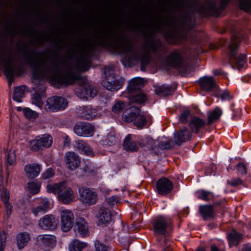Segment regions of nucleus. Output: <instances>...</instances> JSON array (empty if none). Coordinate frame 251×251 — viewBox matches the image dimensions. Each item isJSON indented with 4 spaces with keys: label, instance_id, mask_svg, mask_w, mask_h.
Returning a JSON list of instances; mask_svg holds the SVG:
<instances>
[{
    "label": "nucleus",
    "instance_id": "nucleus-59",
    "mask_svg": "<svg viewBox=\"0 0 251 251\" xmlns=\"http://www.w3.org/2000/svg\"><path fill=\"white\" fill-rule=\"evenodd\" d=\"M87 145L88 144L82 140H78L75 141L76 149L82 152L84 150Z\"/></svg>",
    "mask_w": 251,
    "mask_h": 251
},
{
    "label": "nucleus",
    "instance_id": "nucleus-1",
    "mask_svg": "<svg viewBox=\"0 0 251 251\" xmlns=\"http://www.w3.org/2000/svg\"><path fill=\"white\" fill-rule=\"evenodd\" d=\"M110 34L106 33L103 36H99L92 43H88L86 46H80L78 52L80 54V58L77 60L76 66L82 72H86L89 69V62L87 56L89 51L97 46L102 47H109L120 53L130 52L132 46L131 44L121 35L116 36L113 41L109 38Z\"/></svg>",
    "mask_w": 251,
    "mask_h": 251
},
{
    "label": "nucleus",
    "instance_id": "nucleus-64",
    "mask_svg": "<svg viewBox=\"0 0 251 251\" xmlns=\"http://www.w3.org/2000/svg\"><path fill=\"white\" fill-rule=\"evenodd\" d=\"M219 97L223 100H229L233 98V96L231 95L229 92L227 90L223 91L220 95Z\"/></svg>",
    "mask_w": 251,
    "mask_h": 251
},
{
    "label": "nucleus",
    "instance_id": "nucleus-54",
    "mask_svg": "<svg viewBox=\"0 0 251 251\" xmlns=\"http://www.w3.org/2000/svg\"><path fill=\"white\" fill-rule=\"evenodd\" d=\"M40 185L38 182H31L28 183V188L32 194H36L39 191Z\"/></svg>",
    "mask_w": 251,
    "mask_h": 251
},
{
    "label": "nucleus",
    "instance_id": "nucleus-30",
    "mask_svg": "<svg viewBox=\"0 0 251 251\" xmlns=\"http://www.w3.org/2000/svg\"><path fill=\"white\" fill-rule=\"evenodd\" d=\"M125 150L130 151H136L138 150V143L132 140L130 134L127 135L124 140L123 143Z\"/></svg>",
    "mask_w": 251,
    "mask_h": 251
},
{
    "label": "nucleus",
    "instance_id": "nucleus-47",
    "mask_svg": "<svg viewBox=\"0 0 251 251\" xmlns=\"http://www.w3.org/2000/svg\"><path fill=\"white\" fill-rule=\"evenodd\" d=\"M65 186L63 183H59L58 184H54L52 185H48L47 186V191L49 193L53 194H58V195L62 191L63 188Z\"/></svg>",
    "mask_w": 251,
    "mask_h": 251
},
{
    "label": "nucleus",
    "instance_id": "nucleus-18",
    "mask_svg": "<svg viewBox=\"0 0 251 251\" xmlns=\"http://www.w3.org/2000/svg\"><path fill=\"white\" fill-rule=\"evenodd\" d=\"M200 88L206 92L216 90L218 86L212 76H204L201 77L198 81Z\"/></svg>",
    "mask_w": 251,
    "mask_h": 251
},
{
    "label": "nucleus",
    "instance_id": "nucleus-35",
    "mask_svg": "<svg viewBox=\"0 0 251 251\" xmlns=\"http://www.w3.org/2000/svg\"><path fill=\"white\" fill-rule=\"evenodd\" d=\"M50 209V202L47 199L42 200L40 205L32 209V212L36 216L40 213H45Z\"/></svg>",
    "mask_w": 251,
    "mask_h": 251
},
{
    "label": "nucleus",
    "instance_id": "nucleus-25",
    "mask_svg": "<svg viewBox=\"0 0 251 251\" xmlns=\"http://www.w3.org/2000/svg\"><path fill=\"white\" fill-rule=\"evenodd\" d=\"M78 114L80 118L86 120H92L96 116V110L90 105L80 107Z\"/></svg>",
    "mask_w": 251,
    "mask_h": 251
},
{
    "label": "nucleus",
    "instance_id": "nucleus-27",
    "mask_svg": "<svg viewBox=\"0 0 251 251\" xmlns=\"http://www.w3.org/2000/svg\"><path fill=\"white\" fill-rule=\"evenodd\" d=\"M98 219L100 224L106 225L112 221L111 213L108 209L104 207H100Z\"/></svg>",
    "mask_w": 251,
    "mask_h": 251
},
{
    "label": "nucleus",
    "instance_id": "nucleus-46",
    "mask_svg": "<svg viewBox=\"0 0 251 251\" xmlns=\"http://www.w3.org/2000/svg\"><path fill=\"white\" fill-rule=\"evenodd\" d=\"M49 36V35L44 33L40 35L36 34L35 39L33 40L32 42L36 46H42L45 42L50 41Z\"/></svg>",
    "mask_w": 251,
    "mask_h": 251
},
{
    "label": "nucleus",
    "instance_id": "nucleus-40",
    "mask_svg": "<svg viewBox=\"0 0 251 251\" xmlns=\"http://www.w3.org/2000/svg\"><path fill=\"white\" fill-rule=\"evenodd\" d=\"M25 86H21L15 88L13 91V99L19 102L22 101V99L25 97Z\"/></svg>",
    "mask_w": 251,
    "mask_h": 251
},
{
    "label": "nucleus",
    "instance_id": "nucleus-28",
    "mask_svg": "<svg viewBox=\"0 0 251 251\" xmlns=\"http://www.w3.org/2000/svg\"><path fill=\"white\" fill-rule=\"evenodd\" d=\"M37 239L44 245L50 248L54 247L56 244V237L53 235H39Z\"/></svg>",
    "mask_w": 251,
    "mask_h": 251
},
{
    "label": "nucleus",
    "instance_id": "nucleus-60",
    "mask_svg": "<svg viewBox=\"0 0 251 251\" xmlns=\"http://www.w3.org/2000/svg\"><path fill=\"white\" fill-rule=\"evenodd\" d=\"M95 251H107L108 247L102 243L96 241L95 243Z\"/></svg>",
    "mask_w": 251,
    "mask_h": 251
},
{
    "label": "nucleus",
    "instance_id": "nucleus-53",
    "mask_svg": "<svg viewBox=\"0 0 251 251\" xmlns=\"http://www.w3.org/2000/svg\"><path fill=\"white\" fill-rule=\"evenodd\" d=\"M32 102L39 107H42L43 104L41 96L38 92H36L32 97Z\"/></svg>",
    "mask_w": 251,
    "mask_h": 251
},
{
    "label": "nucleus",
    "instance_id": "nucleus-44",
    "mask_svg": "<svg viewBox=\"0 0 251 251\" xmlns=\"http://www.w3.org/2000/svg\"><path fill=\"white\" fill-rule=\"evenodd\" d=\"M47 55L46 51L39 52L34 53L32 52L30 53L26 54L24 52V58L25 60L28 63H32L33 62L32 59L33 58H36L38 57H42L45 56Z\"/></svg>",
    "mask_w": 251,
    "mask_h": 251
},
{
    "label": "nucleus",
    "instance_id": "nucleus-11",
    "mask_svg": "<svg viewBox=\"0 0 251 251\" xmlns=\"http://www.w3.org/2000/svg\"><path fill=\"white\" fill-rule=\"evenodd\" d=\"M73 130L78 136L91 137L94 134L95 128L89 123L79 122L75 125Z\"/></svg>",
    "mask_w": 251,
    "mask_h": 251
},
{
    "label": "nucleus",
    "instance_id": "nucleus-52",
    "mask_svg": "<svg viewBox=\"0 0 251 251\" xmlns=\"http://www.w3.org/2000/svg\"><path fill=\"white\" fill-rule=\"evenodd\" d=\"M174 142L171 140H169L164 142H160L158 144V147L162 150H169L172 149L174 146Z\"/></svg>",
    "mask_w": 251,
    "mask_h": 251
},
{
    "label": "nucleus",
    "instance_id": "nucleus-3",
    "mask_svg": "<svg viewBox=\"0 0 251 251\" xmlns=\"http://www.w3.org/2000/svg\"><path fill=\"white\" fill-rule=\"evenodd\" d=\"M233 0H219L220 4L218 7L216 6V3L214 0H205L203 4L196 3L194 5V10L202 17L210 16L218 17L222 11L225 9L227 5Z\"/></svg>",
    "mask_w": 251,
    "mask_h": 251
},
{
    "label": "nucleus",
    "instance_id": "nucleus-19",
    "mask_svg": "<svg viewBox=\"0 0 251 251\" xmlns=\"http://www.w3.org/2000/svg\"><path fill=\"white\" fill-rule=\"evenodd\" d=\"M199 212L203 220L214 219L216 213L211 204H203L199 206Z\"/></svg>",
    "mask_w": 251,
    "mask_h": 251
},
{
    "label": "nucleus",
    "instance_id": "nucleus-56",
    "mask_svg": "<svg viewBox=\"0 0 251 251\" xmlns=\"http://www.w3.org/2000/svg\"><path fill=\"white\" fill-rule=\"evenodd\" d=\"M227 184L232 187L243 185L244 182L240 178H234L227 181Z\"/></svg>",
    "mask_w": 251,
    "mask_h": 251
},
{
    "label": "nucleus",
    "instance_id": "nucleus-33",
    "mask_svg": "<svg viewBox=\"0 0 251 251\" xmlns=\"http://www.w3.org/2000/svg\"><path fill=\"white\" fill-rule=\"evenodd\" d=\"M30 239V237L28 233L26 232L19 233L17 235L18 248L19 250L23 249L25 246H26Z\"/></svg>",
    "mask_w": 251,
    "mask_h": 251
},
{
    "label": "nucleus",
    "instance_id": "nucleus-31",
    "mask_svg": "<svg viewBox=\"0 0 251 251\" xmlns=\"http://www.w3.org/2000/svg\"><path fill=\"white\" fill-rule=\"evenodd\" d=\"M128 97L129 98L130 103L142 104L145 103L148 99L147 95L142 91L134 93L132 95H128Z\"/></svg>",
    "mask_w": 251,
    "mask_h": 251
},
{
    "label": "nucleus",
    "instance_id": "nucleus-36",
    "mask_svg": "<svg viewBox=\"0 0 251 251\" xmlns=\"http://www.w3.org/2000/svg\"><path fill=\"white\" fill-rule=\"evenodd\" d=\"M155 93L158 96H168L174 94V89L170 86L162 85L156 88Z\"/></svg>",
    "mask_w": 251,
    "mask_h": 251
},
{
    "label": "nucleus",
    "instance_id": "nucleus-62",
    "mask_svg": "<svg viewBox=\"0 0 251 251\" xmlns=\"http://www.w3.org/2000/svg\"><path fill=\"white\" fill-rule=\"evenodd\" d=\"M236 168L238 170V172L241 175H246L247 173V169L246 165L242 162L239 163L236 165Z\"/></svg>",
    "mask_w": 251,
    "mask_h": 251
},
{
    "label": "nucleus",
    "instance_id": "nucleus-8",
    "mask_svg": "<svg viewBox=\"0 0 251 251\" xmlns=\"http://www.w3.org/2000/svg\"><path fill=\"white\" fill-rule=\"evenodd\" d=\"M79 199L84 204H95L98 200L97 193L90 188L82 186L78 188Z\"/></svg>",
    "mask_w": 251,
    "mask_h": 251
},
{
    "label": "nucleus",
    "instance_id": "nucleus-16",
    "mask_svg": "<svg viewBox=\"0 0 251 251\" xmlns=\"http://www.w3.org/2000/svg\"><path fill=\"white\" fill-rule=\"evenodd\" d=\"M192 133L186 127L180 128L174 133V141L175 145L179 146L183 143L190 140Z\"/></svg>",
    "mask_w": 251,
    "mask_h": 251
},
{
    "label": "nucleus",
    "instance_id": "nucleus-5",
    "mask_svg": "<svg viewBox=\"0 0 251 251\" xmlns=\"http://www.w3.org/2000/svg\"><path fill=\"white\" fill-rule=\"evenodd\" d=\"M240 42L239 37L232 36L231 37L229 45V49L230 50V62L234 64L232 65L233 68L240 70L245 67L246 64V55L245 54H241L238 56H236L237 51L239 47V43Z\"/></svg>",
    "mask_w": 251,
    "mask_h": 251
},
{
    "label": "nucleus",
    "instance_id": "nucleus-22",
    "mask_svg": "<svg viewBox=\"0 0 251 251\" xmlns=\"http://www.w3.org/2000/svg\"><path fill=\"white\" fill-rule=\"evenodd\" d=\"M204 119H201L198 117H193L189 123V126L192 133L198 134L200 130L206 124Z\"/></svg>",
    "mask_w": 251,
    "mask_h": 251
},
{
    "label": "nucleus",
    "instance_id": "nucleus-34",
    "mask_svg": "<svg viewBox=\"0 0 251 251\" xmlns=\"http://www.w3.org/2000/svg\"><path fill=\"white\" fill-rule=\"evenodd\" d=\"M222 114V110L218 107H216L213 110L208 112L207 113V125L210 126L218 121Z\"/></svg>",
    "mask_w": 251,
    "mask_h": 251
},
{
    "label": "nucleus",
    "instance_id": "nucleus-37",
    "mask_svg": "<svg viewBox=\"0 0 251 251\" xmlns=\"http://www.w3.org/2000/svg\"><path fill=\"white\" fill-rule=\"evenodd\" d=\"M165 39L172 44H176L177 41L182 39L181 36L176 30H172L167 31L164 35Z\"/></svg>",
    "mask_w": 251,
    "mask_h": 251
},
{
    "label": "nucleus",
    "instance_id": "nucleus-43",
    "mask_svg": "<svg viewBox=\"0 0 251 251\" xmlns=\"http://www.w3.org/2000/svg\"><path fill=\"white\" fill-rule=\"evenodd\" d=\"M85 97L87 99L94 98L98 94V91L96 87L92 85H87L83 90Z\"/></svg>",
    "mask_w": 251,
    "mask_h": 251
},
{
    "label": "nucleus",
    "instance_id": "nucleus-17",
    "mask_svg": "<svg viewBox=\"0 0 251 251\" xmlns=\"http://www.w3.org/2000/svg\"><path fill=\"white\" fill-rule=\"evenodd\" d=\"M157 193L162 196L170 193L174 188V183L168 178L162 177L156 182Z\"/></svg>",
    "mask_w": 251,
    "mask_h": 251
},
{
    "label": "nucleus",
    "instance_id": "nucleus-38",
    "mask_svg": "<svg viewBox=\"0 0 251 251\" xmlns=\"http://www.w3.org/2000/svg\"><path fill=\"white\" fill-rule=\"evenodd\" d=\"M162 44L160 40L149 41L144 45L145 49L149 50L153 53L156 52L161 48Z\"/></svg>",
    "mask_w": 251,
    "mask_h": 251
},
{
    "label": "nucleus",
    "instance_id": "nucleus-10",
    "mask_svg": "<svg viewBox=\"0 0 251 251\" xmlns=\"http://www.w3.org/2000/svg\"><path fill=\"white\" fill-rule=\"evenodd\" d=\"M60 227L62 231L67 232L73 227L74 224V215L69 209H63L60 211Z\"/></svg>",
    "mask_w": 251,
    "mask_h": 251
},
{
    "label": "nucleus",
    "instance_id": "nucleus-23",
    "mask_svg": "<svg viewBox=\"0 0 251 251\" xmlns=\"http://www.w3.org/2000/svg\"><path fill=\"white\" fill-rule=\"evenodd\" d=\"M144 86V80L140 77L134 78L130 80L127 86V92L128 95H132L134 93L141 91V88Z\"/></svg>",
    "mask_w": 251,
    "mask_h": 251
},
{
    "label": "nucleus",
    "instance_id": "nucleus-41",
    "mask_svg": "<svg viewBox=\"0 0 251 251\" xmlns=\"http://www.w3.org/2000/svg\"><path fill=\"white\" fill-rule=\"evenodd\" d=\"M87 246V244L79 241L78 240H74L69 245L70 251H82Z\"/></svg>",
    "mask_w": 251,
    "mask_h": 251
},
{
    "label": "nucleus",
    "instance_id": "nucleus-21",
    "mask_svg": "<svg viewBox=\"0 0 251 251\" xmlns=\"http://www.w3.org/2000/svg\"><path fill=\"white\" fill-rule=\"evenodd\" d=\"M41 170V165L38 163L28 164L24 168L26 176L31 179L36 177L39 175Z\"/></svg>",
    "mask_w": 251,
    "mask_h": 251
},
{
    "label": "nucleus",
    "instance_id": "nucleus-57",
    "mask_svg": "<svg viewBox=\"0 0 251 251\" xmlns=\"http://www.w3.org/2000/svg\"><path fill=\"white\" fill-rule=\"evenodd\" d=\"M125 106L124 102L118 101L112 107V111L114 113H119Z\"/></svg>",
    "mask_w": 251,
    "mask_h": 251
},
{
    "label": "nucleus",
    "instance_id": "nucleus-49",
    "mask_svg": "<svg viewBox=\"0 0 251 251\" xmlns=\"http://www.w3.org/2000/svg\"><path fill=\"white\" fill-rule=\"evenodd\" d=\"M192 116L190 110L188 109L184 110L180 114L179 121L184 124L187 123L189 119Z\"/></svg>",
    "mask_w": 251,
    "mask_h": 251
},
{
    "label": "nucleus",
    "instance_id": "nucleus-50",
    "mask_svg": "<svg viewBox=\"0 0 251 251\" xmlns=\"http://www.w3.org/2000/svg\"><path fill=\"white\" fill-rule=\"evenodd\" d=\"M138 147L146 148L147 150L151 151L154 150L153 141L151 139L142 140L141 142H138Z\"/></svg>",
    "mask_w": 251,
    "mask_h": 251
},
{
    "label": "nucleus",
    "instance_id": "nucleus-6",
    "mask_svg": "<svg viewBox=\"0 0 251 251\" xmlns=\"http://www.w3.org/2000/svg\"><path fill=\"white\" fill-rule=\"evenodd\" d=\"M68 102L66 99L54 96L47 99L45 109L49 112H56L64 110L68 106Z\"/></svg>",
    "mask_w": 251,
    "mask_h": 251
},
{
    "label": "nucleus",
    "instance_id": "nucleus-7",
    "mask_svg": "<svg viewBox=\"0 0 251 251\" xmlns=\"http://www.w3.org/2000/svg\"><path fill=\"white\" fill-rule=\"evenodd\" d=\"M52 144V137L48 134L37 136L30 142V149L33 151H38L43 149L50 148Z\"/></svg>",
    "mask_w": 251,
    "mask_h": 251
},
{
    "label": "nucleus",
    "instance_id": "nucleus-42",
    "mask_svg": "<svg viewBox=\"0 0 251 251\" xmlns=\"http://www.w3.org/2000/svg\"><path fill=\"white\" fill-rule=\"evenodd\" d=\"M142 25L139 23L129 22L126 24V27L134 32H141L144 36L147 35L146 31L142 28Z\"/></svg>",
    "mask_w": 251,
    "mask_h": 251
},
{
    "label": "nucleus",
    "instance_id": "nucleus-2",
    "mask_svg": "<svg viewBox=\"0 0 251 251\" xmlns=\"http://www.w3.org/2000/svg\"><path fill=\"white\" fill-rule=\"evenodd\" d=\"M194 18L189 14L182 16L178 19L172 14H169L166 18H160V16H157L156 22L153 24V27L155 31H160L163 26L174 27L180 23L182 28L189 30L194 27Z\"/></svg>",
    "mask_w": 251,
    "mask_h": 251
},
{
    "label": "nucleus",
    "instance_id": "nucleus-14",
    "mask_svg": "<svg viewBox=\"0 0 251 251\" xmlns=\"http://www.w3.org/2000/svg\"><path fill=\"white\" fill-rule=\"evenodd\" d=\"M166 61L170 66L176 69L182 68L184 63L182 51L179 50H172L166 57Z\"/></svg>",
    "mask_w": 251,
    "mask_h": 251
},
{
    "label": "nucleus",
    "instance_id": "nucleus-45",
    "mask_svg": "<svg viewBox=\"0 0 251 251\" xmlns=\"http://www.w3.org/2000/svg\"><path fill=\"white\" fill-rule=\"evenodd\" d=\"M198 198L204 201H210L214 200L213 194L209 191L201 190L197 192Z\"/></svg>",
    "mask_w": 251,
    "mask_h": 251
},
{
    "label": "nucleus",
    "instance_id": "nucleus-26",
    "mask_svg": "<svg viewBox=\"0 0 251 251\" xmlns=\"http://www.w3.org/2000/svg\"><path fill=\"white\" fill-rule=\"evenodd\" d=\"M102 85L106 89L113 91H117L123 86V82L113 78L107 77L102 81Z\"/></svg>",
    "mask_w": 251,
    "mask_h": 251
},
{
    "label": "nucleus",
    "instance_id": "nucleus-13",
    "mask_svg": "<svg viewBox=\"0 0 251 251\" xmlns=\"http://www.w3.org/2000/svg\"><path fill=\"white\" fill-rule=\"evenodd\" d=\"M64 161L66 168L70 171L75 170L79 167L81 164L79 155L73 151H69L65 153Z\"/></svg>",
    "mask_w": 251,
    "mask_h": 251
},
{
    "label": "nucleus",
    "instance_id": "nucleus-58",
    "mask_svg": "<svg viewBox=\"0 0 251 251\" xmlns=\"http://www.w3.org/2000/svg\"><path fill=\"white\" fill-rule=\"evenodd\" d=\"M55 174L54 171L52 168H48L44 173L42 175V178L43 179H47L52 177Z\"/></svg>",
    "mask_w": 251,
    "mask_h": 251
},
{
    "label": "nucleus",
    "instance_id": "nucleus-39",
    "mask_svg": "<svg viewBox=\"0 0 251 251\" xmlns=\"http://www.w3.org/2000/svg\"><path fill=\"white\" fill-rule=\"evenodd\" d=\"M147 117L144 114H141L139 112L134 121L133 124L138 129H142L147 124Z\"/></svg>",
    "mask_w": 251,
    "mask_h": 251
},
{
    "label": "nucleus",
    "instance_id": "nucleus-15",
    "mask_svg": "<svg viewBox=\"0 0 251 251\" xmlns=\"http://www.w3.org/2000/svg\"><path fill=\"white\" fill-rule=\"evenodd\" d=\"M58 221L52 214H47L41 218L38 222L40 228L45 230H53L56 229Z\"/></svg>",
    "mask_w": 251,
    "mask_h": 251
},
{
    "label": "nucleus",
    "instance_id": "nucleus-61",
    "mask_svg": "<svg viewBox=\"0 0 251 251\" xmlns=\"http://www.w3.org/2000/svg\"><path fill=\"white\" fill-rule=\"evenodd\" d=\"M0 196L3 202L9 201V193L6 190H0Z\"/></svg>",
    "mask_w": 251,
    "mask_h": 251
},
{
    "label": "nucleus",
    "instance_id": "nucleus-48",
    "mask_svg": "<svg viewBox=\"0 0 251 251\" xmlns=\"http://www.w3.org/2000/svg\"><path fill=\"white\" fill-rule=\"evenodd\" d=\"M151 55L150 52L143 53L140 58L141 62V70L145 71L146 66L149 64L151 60Z\"/></svg>",
    "mask_w": 251,
    "mask_h": 251
},
{
    "label": "nucleus",
    "instance_id": "nucleus-55",
    "mask_svg": "<svg viewBox=\"0 0 251 251\" xmlns=\"http://www.w3.org/2000/svg\"><path fill=\"white\" fill-rule=\"evenodd\" d=\"M23 113L25 117L29 120L32 119H35L38 116V115L36 112L33 111L28 108H24L23 109Z\"/></svg>",
    "mask_w": 251,
    "mask_h": 251
},
{
    "label": "nucleus",
    "instance_id": "nucleus-24",
    "mask_svg": "<svg viewBox=\"0 0 251 251\" xmlns=\"http://www.w3.org/2000/svg\"><path fill=\"white\" fill-rule=\"evenodd\" d=\"M74 193L70 187H66L65 185L63 190L58 195V199L64 204H68L73 201L74 199Z\"/></svg>",
    "mask_w": 251,
    "mask_h": 251
},
{
    "label": "nucleus",
    "instance_id": "nucleus-20",
    "mask_svg": "<svg viewBox=\"0 0 251 251\" xmlns=\"http://www.w3.org/2000/svg\"><path fill=\"white\" fill-rule=\"evenodd\" d=\"M75 231L82 237H87L89 235L88 223L84 218L78 217L76 219Z\"/></svg>",
    "mask_w": 251,
    "mask_h": 251
},
{
    "label": "nucleus",
    "instance_id": "nucleus-32",
    "mask_svg": "<svg viewBox=\"0 0 251 251\" xmlns=\"http://www.w3.org/2000/svg\"><path fill=\"white\" fill-rule=\"evenodd\" d=\"M141 112V109L137 107L132 106L129 109V112L123 114V120L126 123H130L134 121L138 115V113Z\"/></svg>",
    "mask_w": 251,
    "mask_h": 251
},
{
    "label": "nucleus",
    "instance_id": "nucleus-9",
    "mask_svg": "<svg viewBox=\"0 0 251 251\" xmlns=\"http://www.w3.org/2000/svg\"><path fill=\"white\" fill-rule=\"evenodd\" d=\"M4 65V74L6 76L9 83H11L14 80V75L19 76L22 73V69L14 67L12 64V59L9 56L3 60Z\"/></svg>",
    "mask_w": 251,
    "mask_h": 251
},
{
    "label": "nucleus",
    "instance_id": "nucleus-29",
    "mask_svg": "<svg viewBox=\"0 0 251 251\" xmlns=\"http://www.w3.org/2000/svg\"><path fill=\"white\" fill-rule=\"evenodd\" d=\"M243 238V235L233 229L227 235V238L230 247L238 246Z\"/></svg>",
    "mask_w": 251,
    "mask_h": 251
},
{
    "label": "nucleus",
    "instance_id": "nucleus-51",
    "mask_svg": "<svg viewBox=\"0 0 251 251\" xmlns=\"http://www.w3.org/2000/svg\"><path fill=\"white\" fill-rule=\"evenodd\" d=\"M239 7L245 12H251V0H240Z\"/></svg>",
    "mask_w": 251,
    "mask_h": 251
},
{
    "label": "nucleus",
    "instance_id": "nucleus-12",
    "mask_svg": "<svg viewBox=\"0 0 251 251\" xmlns=\"http://www.w3.org/2000/svg\"><path fill=\"white\" fill-rule=\"evenodd\" d=\"M172 225L170 219L166 218L163 216H159L154 219L152 223L153 230L155 233L165 235L167 229Z\"/></svg>",
    "mask_w": 251,
    "mask_h": 251
},
{
    "label": "nucleus",
    "instance_id": "nucleus-4",
    "mask_svg": "<svg viewBox=\"0 0 251 251\" xmlns=\"http://www.w3.org/2000/svg\"><path fill=\"white\" fill-rule=\"evenodd\" d=\"M81 79V75L72 69H68L63 73H58L51 77V82L58 88L62 86H68L74 84Z\"/></svg>",
    "mask_w": 251,
    "mask_h": 251
},
{
    "label": "nucleus",
    "instance_id": "nucleus-63",
    "mask_svg": "<svg viewBox=\"0 0 251 251\" xmlns=\"http://www.w3.org/2000/svg\"><path fill=\"white\" fill-rule=\"evenodd\" d=\"M7 161L9 165H11L14 162L16 159V156L14 154V151H10L7 155Z\"/></svg>",
    "mask_w": 251,
    "mask_h": 251
}]
</instances>
